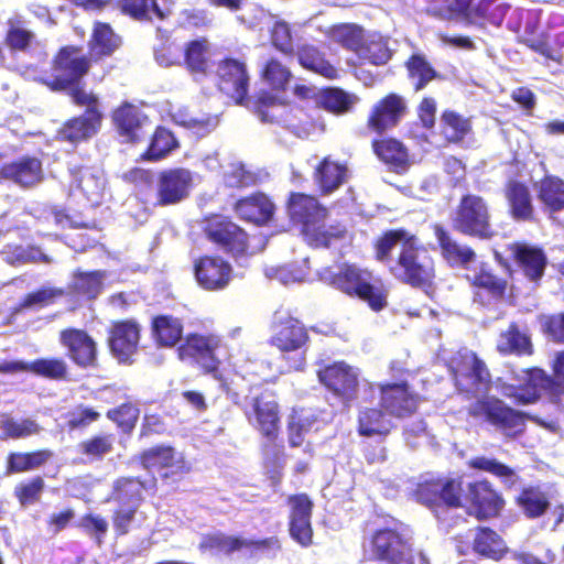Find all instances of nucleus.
Instances as JSON below:
<instances>
[{
	"label": "nucleus",
	"instance_id": "f257e3e1",
	"mask_svg": "<svg viewBox=\"0 0 564 564\" xmlns=\"http://www.w3.org/2000/svg\"><path fill=\"white\" fill-rule=\"evenodd\" d=\"M447 370L456 392L466 400L476 399L467 406L468 416L487 423L508 437L523 431L524 416L497 397H482L492 386L491 372L477 352L459 349L447 361Z\"/></svg>",
	"mask_w": 564,
	"mask_h": 564
},
{
	"label": "nucleus",
	"instance_id": "f03ea898",
	"mask_svg": "<svg viewBox=\"0 0 564 564\" xmlns=\"http://www.w3.org/2000/svg\"><path fill=\"white\" fill-rule=\"evenodd\" d=\"M328 284L346 296L359 300L379 313L388 306L389 292L369 269L344 262L327 276Z\"/></svg>",
	"mask_w": 564,
	"mask_h": 564
},
{
	"label": "nucleus",
	"instance_id": "7ed1b4c3",
	"mask_svg": "<svg viewBox=\"0 0 564 564\" xmlns=\"http://www.w3.org/2000/svg\"><path fill=\"white\" fill-rule=\"evenodd\" d=\"M310 340L304 323L289 314L274 322L269 345L279 351L286 372H301L306 368Z\"/></svg>",
	"mask_w": 564,
	"mask_h": 564
},
{
	"label": "nucleus",
	"instance_id": "20e7f679",
	"mask_svg": "<svg viewBox=\"0 0 564 564\" xmlns=\"http://www.w3.org/2000/svg\"><path fill=\"white\" fill-rule=\"evenodd\" d=\"M451 225L462 236L480 241H489L497 236L489 202L475 193L459 197L451 215Z\"/></svg>",
	"mask_w": 564,
	"mask_h": 564
},
{
	"label": "nucleus",
	"instance_id": "39448f33",
	"mask_svg": "<svg viewBox=\"0 0 564 564\" xmlns=\"http://www.w3.org/2000/svg\"><path fill=\"white\" fill-rule=\"evenodd\" d=\"M72 102L85 110L77 116L65 120L56 131V140L77 147L89 141L101 129L104 113L97 95L85 89H75L68 93Z\"/></svg>",
	"mask_w": 564,
	"mask_h": 564
},
{
	"label": "nucleus",
	"instance_id": "423d86ee",
	"mask_svg": "<svg viewBox=\"0 0 564 564\" xmlns=\"http://www.w3.org/2000/svg\"><path fill=\"white\" fill-rule=\"evenodd\" d=\"M91 63L82 46H62L51 61V76L41 78V83L52 91L84 89L82 83L88 75Z\"/></svg>",
	"mask_w": 564,
	"mask_h": 564
},
{
	"label": "nucleus",
	"instance_id": "0eeeda50",
	"mask_svg": "<svg viewBox=\"0 0 564 564\" xmlns=\"http://www.w3.org/2000/svg\"><path fill=\"white\" fill-rule=\"evenodd\" d=\"M248 423L258 432L263 440L262 451L268 452L273 447H280L283 452L281 441V406L276 394L270 390H262L252 395L249 406L243 410Z\"/></svg>",
	"mask_w": 564,
	"mask_h": 564
},
{
	"label": "nucleus",
	"instance_id": "6e6552de",
	"mask_svg": "<svg viewBox=\"0 0 564 564\" xmlns=\"http://www.w3.org/2000/svg\"><path fill=\"white\" fill-rule=\"evenodd\" d=\"M389 271L401 283L423 291L433 288L436 276L435 261L417 238L411 246L399 251Z\"/></svg>",
	"mask_w": 564,
	"mask_h": 564
},
{
	"label": "nucleus",
	"instance_id": "1a4fd4ad",
	"mask_svg": "<svg viewBox=\"0 0 564 564\" xmlns=\"http://www.w3.org/2000/svg\"><path fill=\"white\" fill-rule=\"evenodd\" d=\"M224 341L219 335L207 333H188L177 347V357L181 361L196 367L203 375L219 378L221 366L220 350Z\"/></svg>",
	"mask_w": 564,
	"mask_h": 564
},
{
	"label": "nucleus",
	"instance_id": "9d476101",
	"mask_svg": "<svg viewBox=\"0 0 564 564\" xmlns=\"http://www.w3.org/2000/svg\"><path fill=\"white\" fill-rule=\"evenodd\" d=\"M415 500L433 511L464 507V482L462 477H431L416 484Z\"/></svg>",
	"mask_w": 564,
	"mask_h": 564
},
{
	"label": "nucleus",
	"instance_id": "9b49d317",
	"mask_svg": "<svg viewBox=\"0 0 564 564\" xmlns=\"http://www.w3.org/2000/svg\"><path fill=\"white\" fill-rule=\"evenodd\" d=\"M202 232L218 250L232 257H241L249 251L248 232L227 216L220 214L205 216L202 220Z\"/></svg>",
	"mask_w": 564,
	"mask_h": 564
},
{
	"label": "nucleus",
	"instance_id": "f8f14e48",
	"mask_svg": "<svg viewBox=\"0 0 564 564\" xmlns=\"http://www.w3.org/2000/svg\"><path fill=\"white\" fill-rule=\"evenodd\" d=\"M367 550L372 561L384 564H414L411 544L402 533L392 528L375 530L368 539Z\"/></svg>",
	"mask_w": 564,
	"mask_h": 564
},
{
	"label": "nucleus",
	"instance_id": "ddd939ff",
	"mask_svg": "<svg viewBox=\"0 0 564 564\" xmlns=\"http://www.w3.org/2000/svg\"><path fill=\"white\" fill-rule=\"evenodd\" d=\"M316 376L318 382L333 397L348 404L356 400L359 391V376L357 370L344 360L322 365Z\"/></svg>",
	"mask_w": 564,
	"mask_h": 564
},
{
	"label": "nucleus",
	"instance_id": "4468645a",
	"mask_svg": "<svg viewBox=\"0 0 564 564\" xmlns=\"http://www.w3.org/2000/svg\"><path fill=\"white\" fill-rule=\"evenodd\" d=\"M193 173L185 167H169L155 175L154 206H175L185 200L193 187Z\"/></svg>",
	"mask_w": 564,
	"mask_h": 564
},
{
	"label": "nucleus",
	"instance_id": "2eb2a0df",
	"mask_svg": "<svg viewBox=\"0 0 564 564\" xmlns=\"http://www.w3.org/2000/svg\"><path fill=\"white\" fill-rule=\"evenodd\" d=\"M379 405L390 417L403 420L413 416L420 405V395L405 380L379 382Z\"/></svg>",
	"mask_w": 564,
	"mask_h": 564
},
{
	"label": "nucleus",
	"instance_id": "dca6fc26",
	"mask_svg": "<svg viewBox=\"0 0 564 564\" xmlns=\"http://www.w3.org/2000/svg\"><path fill=\"white\" fill-rule=\"evenodd\" d=\"M216 86L218 90L232 100L246 102L250 88V74L243 59L226 56L217 62Z\"/></svg>",
	"mask_w": 564,
	"mask_h": 564
},
{
	"label": "nucleus",
	"instance_id": "f3484780",
	"mask_svg": "<svg viewBox=\"0 0 564 564\" xmlns=\"http://www.w3.org/2000/svg\"><path fill=\"white\" fill-rule=\"evenodd\" d=\"M408 112L406 99L398 93H388L371 107L366 127L369 132L383 135L398 127Z\"/></svg>",
	"mask_w": 564,
	"mask_h": 564
},
{
	"label": "nucleus",
	"instance_id": "a211bd4d",
	"mask_svg": "<svg viewBox=\"0 0 564 564\" xmlns=\"http://www.w3.org/2000/svg\"><path fill=\"white\" fill-rule=\"evenodd\" d=\"M286 503L289 506L288 530L290 538L301 547H311L314 544L313 500L306 492H299L288 496Z\"/></svg>",
	"mask_w": 564,
	"mask_h": 564
},
{
	"label": "nucleus",
	"instance_id": "6ab92c4d",
	"mask_svg": "<svg viewBox=\"0 0 564 564\" xmlns=\"http://www.w3.org/2000/svg\"><path fill=\"white\" fill-rule=\"evenodd\" d=\"M141 326L133 318L115 321L108 330L107 345L119 364L131 365L138 352Z\"/></svg>",
	"mask_w": 564,
	"mask_h": 564
},
{
	"label": "nucleus",
	"instance_id": "aec40b11",
	"mask_svg": "<svg viewBox=\"0 0 564 564\" xmlns=\"http://www.w3.org/2000/svg\"><path fill=\"white\" fill-rule=\"evenodd\" d=\"M464 498L468 503V513L477 520L498 517L505 507L501 494L487 479L468 482Z\"/></svg>",
	"mask_w": 564,
	"mask_h": 564
},
{
	"label": "nucleus",
	"instance_id": "412c9836",
	"mask_svg": "<svg viewBox=\"0 0 564 564\" xmlns=\"http://www.w3.org/2000/svg\"><path fill=\"white\" fill-rule=\"evenodd\" d=\"M284 207L289 219L300 225L303 234L313 225L324 223L329 215L328 208L315 195L303 192H290Z\"/></svg>",
	"mask_w": 564,
	"mask_h": 564
},
{
	"label": "nucleus",
	"instance_id": "4be33fe9",
	"mask_svg": "<svg viewBox=\"0 0 564 564\" xmlns=\"http://www.w3.org/2000/svg\"><path fill=\"white\" fill-rule=\"evenodd\" d=\"M58 339L66 348L68 358L77 367L95 369L99 366L97 341L87 330L67 327L59 332Z\"/></svg>",
	"mask_w": 564,
	"mask_h": 564
},
{
	"label": "nucleus",
	"instance_id": "5701e85b",
	"mask_svg": "<svg viewBox=\"0 0 564 564\" xmlns=\"http://www.w3.org/2000/svg\"><path fill=\"white\" fill-rule=\"evenodd\" d=\"M111 121L118 135L127 143H140L148 133L149 117L135 105L124 101L111 112Z\"/></svg>",
	"mask_w": 564,
	"mask_h": 564
},
{
	"label": "nucleus",
	"instance_id": "b1692460",
	"mask_svg": "<svg viewBox=\"0 0 564 564\" xmlns=\"http://www.w3.org/2000/svg\"><path fill=\"white\" fill-rule=\"evenodd\" d=\"M507 249L510 251L511 260L525 280L535 285L540 284L547 267L545 251L539 246L519 241L508 245Z\"/></svg>",
	"mask_w": 564,
	"mask_h": 564
},
{
	"label": "nucleus",
	"instance_id": "393cba45",
	"mask_svg": "<svg viewBox=\"0 0 564 564\" xmlns=\"http://www.w3.org/2000/svg\"><path fill=\"white\" fill-rule=\"evenodd\" d=\"M196 281L206 291H220L227 288L232 278V267L220 256L205 254L194 264Z\"/></svg>",
	"mask_w": 564,
	"mask_h": 564
},
{
	"label": "nucleus",
	"instance_id": "a878e982",
	"mask_svg": "<svg viewBox=\"0 0 564 564\" xmlns=\"http://www.w3.org/2000/svg\"><path fill=\"white\" fill-rule=\"evenodd\" d=\"M503 197L509 217L516 223H534L536 208L529 185L520 180L511 178L505 183Z\"/></svg>",
	"mask_w": 564,
	"mask_h": 564
},
{
	"label": "nucleus",
	"instance_id": "bb28decb",
	"mask_svg": "<svg viewBox=\"0 0 564 564\" xmlns=\"http://www.w3.org/2000/svg\"><path fill=\"white\" fill-rule=\"evenodd\" d=\"M278 542L275 538H264L259 540H247L237 535H227L223 532L204 534L199 541L198 549L203 552H217L225 555H231L243 549L267 550Z\"/></svg>",
	"mask_w": 564,
	"mask_h": 564
},
{
	"label": "nucleus",
	"instance_id": "cd10ccee",
	"mask_svg": "<svg viewBox=\"0 0 564 564\" xmlns=\"http://www.w3.org/2000/svg\"><path fill=\"white\" fill-rule=\"evenodd\" d=\"M43 180V164L37 156L22 155L0 166V181L31 187Z\"/></svg>",
	"mask_w": 564,
	"mask_h": 564
},
{
	"label": "nucleus",
	"instance_id": "c85d7f7f",
	"mask_svg": "<svg viewBox=\"0 0 564 564\" xmlns=\"http://www.w3.org/2000/svg\"><path fill=\"white\" fill-rule=\"evenodd\" d=\"M232 209L240 219L262 226L273 218L275 205L268 194L256 191L236 200Z\"/></svg>",
	"mask_w": 564,
	"mask_h": 564
},
{
	"label": "nucleus",
	"instance_id": "c756f323",
	"mask_svg": "<svg viewBox=\"0 0 564 564\" xmlns=\"http://www.w3.org/2000/svg\"><path fill=\"white\" fill-rule=\"evenodd\" d=\"M432 229L441 256L449 265L466 267L476 259L475 250L466 243L458 242L445 226L434 224Z\"/></svg>",
	"mask_w": 564,
	"mask_h": 564
},
{
	"label": "nucleus",
	"instance_id": "7c9ffc66",
	"mask_svg": "<svg viewBox=\"0 0 564 564\" xmlns=\"http://www.w3.org/2000/svg\"><path fill=\"white\" fill-rule=\"evenodd\" d=\"M376 156L395 173L404 172L411 164L408 147L393 137L376 138L371 141Z\"/></svg>",
	"mask_w": 564,
	"mask_h": 564
},
{
	"label": "nucleus",
	"instance_id": "2f4dec72",
	"mask_svg": "<svg viewBox=\"0 0 564 564\" xmlns=\"http://www.w3.org/2000/svg\"><path fill=\"white\" fill-rule=\"evenodd\" d=\"M395 429L397 425L380 405L365 406L357 413L356 431L359 436L386 440Z\"/></svg>",
	"mask_w": 564,
	"mask_h": 564
},
{
	"label": "nucleus",
	"instance_id": "473e14b6",
	"mask_svg": "<svg viewBox=\"0 0 564 564\" xmlns=\"http://www.w3.org/2000/svg\"><path fill=\"white\" fill-rule=\"evenodd\" d=\"M260 80L272 91L286 93L295 76L291 65L282 57L271 55L259 66Z\"/></svg>",
	"mask_w": 564,
	"mask_h": 564
},
{
	"label": "nucleus",
	"instance_id": "72a5a7b5",
	"mask_svg": "<svg viewBox=\"0 0 564 564\" xmlns=\"http://www.w3.org/2000/svg\"><path fill=\"white\" fill-rule=\"evenodd\" d=\"M348 177V167L345 163H340L330 159L329 155L324 156L315 166L313 172L314 182L323 196L330 195L344 185Z\"/></svg>",
	"mask_w": 564,
	"mask_h": 564
},
{
	"label": "nucleus",
	"instance_id": "f704fd0d",
	"mask_svg": "<svg viewBox=\"0 0 564 564\" xmlns=\"http://www.w3.org/2000/svg\"><path fill=\"white\" fill-rule=\"evenodd\" d=\"M121 43V37L115 33L109 23L96 21L88 41L89 57L93 62L110 57Z\"/></svg>",
	"mask_w": 564,
	"mask_h": 564
},
{
	"label": "nucleus",
	"instance_id": "c9c22d12",
	"mask_svg": "<svg viewBox=\"0 0 564 564\" xmlns=\"http://www.w3.org/2000/svg\"><path fill=\"white\" fill-rule=\"evenodd\" d=\"M535 191L544 213L554 215L564 210V180L562 177L545 174L536 183Z\"/></svg>",
	"mask_w": 564,
	"mask_h": 564
},
{
	"label": "nucleus",
	"instance_id": "e433bc0d",
	"mask_svg": "<svg viewBox=\"0 0 564 564\" xmlns=\"http://www.w3.org/2000/svg\"><path fill=\"white\" fill-rule=\"evenodd\" d=\"M538 24L536 19H527L523 32L518 36V42L544 58L561 64L563 59L561 50H556L551 45L547 34L536 33Z\"/></svg>",
	"mask_w": 564,
	"mask_h": 564
},
{
	"label": "nucleus",
	"instance_id": "4c0bfd02",
	"mask_svg": "<svg viewBox=\"0 0 564 564\" xmlns=\"http://www.w3.org/2000/svg\"><path fill=\"white\" fill-rule=\"evenodd\" d=\"M209 48L205 36L186 42L182 48V66L193 76H205L209 69Z\"/></svg>",
	"mask_w": 564,
	"mask_h": 564
},
{
	"label": "nucleus",
	"instance_id": "58836bf2",
	"mask_svg": "<svg viewBox=\"0 0 564 564\" xmlns=\"http://www.w3.org/2000/svg\"><path fill=\"white\" fill-rule=\"evenodd\" d=\"M496 349L502 356L516 355L523 357L532 356L534 352L531 337L527 333L521 332L516 322H511L507 329L499 334Z\"/></svg>",
	"mask_w": 564,
	"mask_h": 564
},
{
	"label": "nucleus",
	"instance_id": "ea45409f",
	"mask_svg": "<svg viewBox=\"0 0 564 564\" xmlns=\"http://www.w3.org/2000/svg\"><path fill=\"white\" fill-rule=\"evenodd\" d=\"M183 322L171 314H159L151 319V334L159 347L172 348L183 338Z\"/></svg>",
	"mask_w": 564,
	"mask_h": 564
},
{
	"label": "nucleus",
	"instance_id": "a19ab883",
	"mask_svg": "<svg viewBox=\"0 0 564 564\" xmlns=\"http://www.w3.org/2000/svg\"><path fill=\"white\" fill-rule=\"evenodd\" d=\"M48 448H39L31 452H10L6 458V475H17L39 469L52 457Z\"/></svg>",
	"mask_w": 564,
	"mask_h": 564
},
{
	"label": "nucleus",
	"instance_id": "79ce46f5",
	"mask_svg": "<svg viewBox=\"0 0 564 564\" xmlns=\"http://www.w3.org/2000/svg\"><path fill=\"white\" fill-rule=\"evenodd\" d=\"M70 174L73 183L87 199L94 203L97 202L105 187L100 169L94 165H77L70 170Z\"/></svg>",
	"mask_w": 564,
	"mask_h": 564
},
{
	"label": "nucleus",
	"instance_id": "37998d69",
	"mask_svg": "<svg viewBox=\"0 0 564 564\" xmlns=\"http://www.w3.org/2000/svg\"><path fill=\"white\" fill-rule=\"evenodd\" d=\"M416 236L404 228H395L383 231L373 242L375 259L386 263L391 261L392 251L398 243H401L400 250L411 246Z\"/></svg>",
	"mask_w": 564,
	"mask_h": 564
},
{
	"label": "nucleus",
	"instance_id": "c03bdc74",
	"mask_svg": "<svg viewBox=\"0 0 564 564\" xmlns=\"http://www.w3.org/2000/svg\"><path fill=\"white\" fill-rule=\"evenodd\" d=\"M279 94L280 93L272 91L268 87L262 88L256 91L251 97L249 93H247L246 102H238L237 105L251 110L262 122L272 123L276 121V116L272 113V110L284 105V100L278 96Z\"/></svg>",
	"mask_w": 564,
	"mask_h": 564
},
{
	"label": "nucleus",
	"instance_id": "a18cd8bd",
	"mask_svg": "<svg viewBox=\"0 0 564 564\" xmlns=\"http://www.w3.org/2000/svg\"><path fill=\"white\" fill-rule=\"evenodd\" d=\"M473 550L478 555L500 561L508 553L503 539L489 527H478L473 541Z\"/></svg>",
	"mask_w": 564,
	"mask_h": 564
},
{
	"label": "nucleus",
	"instance_id": "49530a36",
	"mask_svg": "<svg viewBox=\"0 0 564 564\" xmlns=\"http://www.w3.org/2000/svg\"><path fill=\"white\" fill-rule=\"evenodd\" d=\"M180 148L175 134L164 126H158L153 131L150 142L141 154V159L148 162H158L165 159Z\"/></svg>",
	"mask_w": 564,
	"mask_h": 564
},
{
	"label": "nucleus",
	"instance_id": "de8ad7c7",
	"mask_svg": "<svg viewBox=\"0 0 564 564\" xmlns=\"http://www.w3.org/2000/svg\"><path fill=\"white\" fill-rule=\"evenodd\" d=\"M117 7L122 14L137 21H152L153 18L163 21L172 14L171 9H162L156 0H118Z\"/></svg>",
	"mask_w": 564,
	"mask_h": 564
},
{
	"label": "nucleus",
	"instance_id": "09e8293b",
	"mask_svg": "<svg viewBox=\"0 0 564 564\" xmlns=\"http://www.w3.org/2000/svg\"><path fill=\"white\" fill-rule=\"evenodd\" d=\"M115 448L113 434H94L77 444V453L82 464L102 460Z\"/></svg>",
	"mask_w": 564,
	"mask_h": 564
},
{
	"label": "nucleus",
	"instance_id": "8fccbe9b",
	"mask_svg": "<svg viewBox=\"0 0 564 564\" xmlns=\"http://www.w3.org/2000/svg\"><path fill=\"white\" fill-rule=\"evenodd\" d=\"M524 372L525 382L518 387L519 392L516 393V399L523 404H530L540 398L542 390L551 389L554 380L538 367L529 368Z\"/></svg>",
	"mask_w": 564,
	"mask_h": 564
},
{
	"label": "nucleus",
	"instance_id": "3c124183",
	"mask_svg": "<svg viewBox=\"0 0 564 564\" xmlns=\"http://www.w3.org/2000/svg\"><path fill=\"white\" fill-rule=\"evenodd\" d=\"M105 276L106 272L101 270L85 272L78 269L73 273L70 292L88 301L96 300L104 289Z\"/></svg>",
	"mask_w": 564,
	"mask_h": 564
},
{
	"label": "nucleus",
	"instance_id": "603ef678",
	"mask_svg": "<svg viewBox=\"0 0 564 564\" xmlns=\"http://www.w3.org/2000/svg\"><path fill=\"white\" fill-rule=\"evenodd\" d=\"M296 56L299 64L311 72L322 75L328 79L337 77V69L326 58L324 53L315 45L303 44L297 47Z\"/></svg>",
	"mask_w": 564,
	"mask_h": 564
},
{
	"label": "nucleus",
	"instance_id": "864d4df0",
	"mask_svg": "<svg viewBox=\"0 0 564 564\" xmlns=\"http://www.w3.org/2000/svg\"><path fill=\"white\" fill-rule=\"evenodd\" d=\"M145 482L140 477L123 476L113 481L111 499L119 505H135L140 507L143 501Z\"/></svg>",
	"mask_w": 564,
	"mask_h": 564
},
{
	"label": "nucleus",
	"instance_id": "5fc2aeb1",
	"mask_svg": "<svg viewBox=\"0 0 564 564\" xmlns=\"http://www.w3.org/2000/svg\"><path fill=\"white\" fill-rule=\"evenodd\" d=\"M408 78L412 82L415 93L424 89L432 80L442 75L432 66L423 54H412L404 63Z\"/></svg>",
	"mask_w": 564,
	"mask_h": 564
},
{
	"label": "nucleus",
	"instance_id": "6e6d98bb",
	"mask_svg": "<svg viewBox=\"0 0 564 564\" xmlns=\"http://www.w3.org/2000/svg\"><path fill=\"white\" fill-rule=\"evenodd\" d=\"M510 6L503 0H478L474 6L470 25L499 26L506 18Z\"/></svg>",
	"mask_w": 564,
	"mask_h": 564
},
{
	"label": "nucleus",
	"instance_id": "4d7b16f0",
	"mask_svg": "<svg viewBox=\"0 0 564 564\" xmlns=\"http://www.w3.org/2000/svg\"><path fill=\"white\" fill-rule=\"evenodd\" d=\"M516 502L529 519L540 518L550 507L547 494L538 486L522 488Z\"/></svg>",
	"mask_w": 564,
	"mask_h": 564
},
{
	"label": "nucleus",
	"instance_id": "13d9d810",
	"mask_svg": "<svg viewBox=\"0 0 564 564\" xmlns=\"http://www.w3.org/2000/svg\"><path fill=\"white\" fill-rule=\"evenodd\" d=\"M441 132L448 143H460L471 132V122L460 113L446 109L441 115Z\"/></svg>",
	"mask_w": 564,
	"mask_h": 564
},
{
	"label": "nucleus",
	"instance_id": "bf43d9fd",
	"mask_svg": "<svg viewBox=\"0 0 564 564\" xmlns=\"http://www.w3.org/2000/svg\"><path fill=\"white\" fill-rule=\"evenodd\" d=\"M470 284L484 290L491 299L500 301L506 296L508 290L507 279L498 275L494 270L481 265L474 274Z\"/></svg>",
	"mask_w": 564,
	"mask_h": 564
},
{
	"label": "nucleus",
	"instance_id": "052dcab7",
	"mask_svg": "<svg viewBox=\"0 0 564 564\" xmlns=\"http://www.w3.org/2000/svg\"><path fill=\"white\" fill-rule=\"evenodd\" d=\"M315 420L305 414L303 409L293 408L288 415L286 436L289 446L300 447L305 441V435L311 431Z\"/></svg>",
	"mask_w": 564,
	"mask_h": 564
},
{
	"label": "nucleus",
	"instance_id": "680f3d73",
	"mask_svg": "<svg viewBox=\"0 0 564 564\" xmlns=\"http://www.w3.org/2000/svg\"><path fill=\"white\" fill-rule=\"evenodd\" d=\"M30 372L54 381H66L69 379L68 365L61 357L34 359L30 361Z\"/></svg>",
	"mask_w": 564,
	"mask_h": 564
},
{
	"label": "nucleus",
	"instance_id": "e2e57ef3",
	"mask_svg": "<svg viewBox=\"0 0 564 564\" xmlns=\"http://www.w3.org/2000/svg\"><path fill=\"white\" fill-rule=\"evenodd\" d=\"M347 235V228L340 223H336L329 226L313 225L304 236L307 242L314 248H327L334 241L341 240Z\"/></svg>",
	"mask_w": 564,
	"mask_h": 564
},
{
	"label": "nucleus",
	"instance_id": "0e129e2a",
	"mask_svg": "<svg viewBox=\"0 0 564 564\" xmlns=\"http://www.w3.org/2000/svg\"><path fill=\"white\" fill-rule=\"evenodd\" d=\"M178 455L175 448L170 445H155L142 451L138 456V462L147 470H162Z\"/></svg>",
	"mask_w": 564,
	"mask_h": 564
},
{
	"label": "nucleus",
	"instance_id": "69168bd1",
	"mask_svg": "<svg viewBox=\"0 0 564 564\" xmlns=\"http://www.w3.org/2000/svg\"><path fill=\"white\" fill-rule=\"evenodd\" d=\"M45 490V480L42 476L35 475L26 480L20 481L13 489V496L23 508L33 506L41 501Z\"/></svg>",
	"mask_w": 564,
	"mask_h": 564
},
{
	"label": "nucleus",
	"instance_id": "338daca9",
	"mask_svg": "<svg viewBox=\"0 0 564 564\" xmlns=\"http://www.w3.org/2000/svg\"><path fill=\"white\" fill-rule=\"evenodd\" d=\"M354 102V96L337 87L324 88L319 95V105L322 108L335 115L349 111Z\"/></svg>",
	"mask_w": 564,
	"mask_h": 564
},
{
	"label": "nucleus",
	"instance_id": "774afa93",
	"mask_svg": "<svg viewBox=\"0 0 564 564\" xmlns=\"http://www.w3.org/2000/svg\"><path fill=\"white\" fill-rule=\"evenodd\" d=\"M35 41L33 31L23 26L20 20H9L4 43L10 51L26 52Z\"/></svg>",
	"mask_w": 564,
	"mask_h": 564
}]
</instances>
